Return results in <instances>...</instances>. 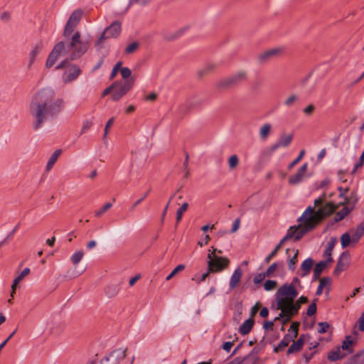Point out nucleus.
<instances>
[{
	"label": "nucleus",
	"mask_w": 364,
	"mask_h": 364,
	"mask_svg": "<svg viewBox=\"0 0 364 364\" xmlns=\"http://www.w3.org/2000/svg\"><path fill=\"white\" fill-rule=\"evenodd\" d=\"M338 207L331 202H327L319 197L314 200V206H309L298 219V225L290 227L286 236L279 242L274 250L266 257L264 261L269 263L277 254L283 244L289 239L298 240L304 235L314 229L323 219L331 214Z\"/></svg>",
	"instance_id": "obj_1"
},
{
	"label": "nucleus",
	"mask_w": 364,
	"mask_h": 364,
	"mask_svg": "<svg viewBox=\"0 0 364 364\" xmlns=\"http://www.w3.org/2000/svg\"><path fill=\"white\" fill-rule=\"evenodd\" d=\"M64 105L63 100L55 95L53 89L44 87L38 90L29 105V112L33 118V129H39L48 117L57 116Z\"/></svg>",
	"instance_id": "obj_2"
},
{
	"label": "nucleus",
	"mask_w": 364,
	"mask_h": 364,
	"mask_svg": "<svg viewBox=\"0 0 364 364\" xmlns=\"http://www.w3.org/2000/svg\"><path fill=\"white\" fill-rule=\"evenodd\" d=\"M87 48V43L80 39V33L75 32L68 43L60 41L55 45L47 58L46 67L50 68L57 60L63 58L77 59L86 52Z\"/></svg>",
	"instance_id": "obj_3"
},
{
	"label": "nucleus",
	"mask_w": 364,
	"mask_h": 364,
	"mask_svg": "<svg viewBox=\"0 0 364 364\" xmlns=\"http://www.w3.org/2000/svg\"><path fill=\"white\" fill-rule=\"evenodd\" d=\"M298 291L294 285L283 284L279 287L275 294L277 309L280 313L274 318V320H281L283 324L287 323L289 313L293 309V302L298 296Z\"/></svg>",
	"instance_id": "obj_4"
},
{
	"label": "nucleus",
	"mask_w": 364,
	"mask_h": 364,
	"mask_svg": "<svg viewBox=\"0 0 364 364\" xmlns=\"http://www.w3.org/2000/svg\"><path fill=\"white\" fill-rule=\"evenodd\" d=\"M339 198L341 200L338 205H347L342 210L336 213V220L340 221L343 220L353 208L358 201L355 193L348 188H338Z\"/></svg>",
	"instance_id": "obj_5"
},
{
	"label": "nucleus",
	"mask_w": 364,
	"mask_h": 364,
	"mask_svg": "<svg viewBox=\"0 0 364 364\" xmlns=\"http://www.w3.org/2000/svg\"><path fill=\"white\" fill-rule=\"evenodd\" d=\"M134 83V79H130L122 81H116L112 84V98L114 101L119 100L129 90H130Z\"/></svg>",
	"instance_id": "obj_6"
},
{
	"label": "nucleus",
	"mask_w": 364,
	"mask_h": 364,
	"mask_svg": "<svg viewBox=\"0 0 364 364\" xmlns=\"http://www.w3.org/2000/svg\"><path fill=\"white\" fill-rule=\"evenodd\" d=\"M207 264L209 272L213 273L220 272L228 268L230 260L227 257H220L219 255L213 258H210L209 256L208 257Z\"/></svg>",
	"instance_id": "obj_7"
},
{
	"label": "nucleus",
	"mask_w": 364,
	"mask_h": 364,
	"mask_svg": "<svg viewBox=\"0 0 364 364\" xmlns=\"http://www.w3.org/2000/svg\"><path fill=\"white\" fill-rule=\"evenodd\" d=\"M82 16V11L80 9L74 11L70 16L68 21L65 25L63 35L65 37H69L75 28L79 23Z\"/></svg>",
	"instance_id": "obj_8"
},
{
	"label": "nucleus",
	"mask_w": 364,
	"mask_h": 364,
	"mask_svg": "<svg viewBox=\"0 0 364 364\" xmlns=\"http://www.w3.org/2000/svg\"><path fill=\"white\" fill-rule=\"evenodd\" d=\"M120 33L121 23L119 21H114L105 30L104 33L97 41L96 45L100 46L106 38H116L120 34Z\"/></svg>",
	"instance_id": "obj_9"
},
{
	"label": "nucleus",
	"mask_w": 364,
	"mask_h": 364,
	"mask_svg": "<svg viewBox=\"0 0 364 364\" xmlns=\"http://www.w3.org/2000/svg\"><path fill=\"white\" fill-rule=\"evenodd\" d=\"M80 74L81 70L77 65H70L66 68L62 79L65 83H68L75 80Z\"/></svg>",
	"instance_id": "obj_10"
},
{
	"label": "nucleus",
	"mask_w": 364,
	"mask_h": 364,
	"mask_svg": "<svg viewBox=\"0 0 364 364\" xmlns=\"http://www.w3.org/2000/svg\"><path fill=\"white\" fill-rule=\"evenodd\" d=\"M308 164H304L300 168L289 178V183L291 185H297L301 183L307 177Z\"/></svg>",
	"instance_id": "obj_11"
},
{
	"label": "nucleus",
	"mask_w": 364,
	"mask_h": 364,
	"mask_svg": "<svg viewBox=\"0 0 364 364\" xmlns=\"http://www.w3.org/2000/svg\"><path fill=\"white\" fill-rule=\"evenodd\" d=\"M294 138V134L291 133L289 134H282L277 141L271 147V151H274L279 148H287L288 147Z\"/></svg>",
	"instance_id": "obj_12"
},
{
	"label": "nucleus",
	"mask_w": 364,
	"mask_h": 364,
	"mask_svg": "<svg viewBox=\"0 0 364 364\" xmlns=\"http://www.w3.org/2000/svg\"><path fill=\"white\" fill-rule=\"evenodd\" d=\"M43 47V43L38 41L32 46L28 54V68H30L35 63L37 56L40 54Z\"/></svg>",
	"instance_id": "obj_13"
},
{
	"label": "nucleus",
	"mask_w": 364,
	"mask_h": 364,
	"mask_svg": "<svg viewBox=\"0 0 364 364\" xmlns=\"http://www.w3.org/2000/svg\"><path fill=\"white\" fill-rule=\"evenodd\" d=\"M247 77L246 72L243 70H240L237 72L235 74L225 79L223 83L224 85H231L237 84L243 80H245Z\"/></svg>",
	"instance_id": "obj_14"
},
{
	"label": "nucleus",
	"mask_w": 364,
	"mask_h": 364,
	"mask_svg": "<svg viewBox=\"0 0 364 364\" xmlns=\"http://www.w3.org/2000/svg\"><path fill=\"white\" fill-rule=\"evenodd\" d=\"M308 299L306 296H301L296 301H294L293 302V309L291 310V312L289 313V316L287 319V323L291 320V318L297 313L301 308V305L306 303Z\"/></svg>",
	"instance_id": "obj_15"
},
{
	"label": "nucleus",
	"mask_w": 364,
	"mask_h": 364,
	"mask_svg": "<svg viewBox=\"0 0 364 364\" xmlns=\"http://www.w3.org/2000/svg\"><path fill=\"white\" fill-rule=\"evenodd\" d=\"M331 279L329 277H323L319 280V284L316 291V295L320 296L323 291L328 294L331 289Z\"/></svg>",
	"instance_id": "obj_16"
},
{
	"label": "nucleus",
	"mask_w": 364,
	"mask_h": 364,
	"mask_svg": "<svg viewBox=\"0 0 364 364\" xmlns=\"http://www.w3.org/2000/svg\"><path fill=\"white\" fill-rule=\"evenodd\" d=\"M242 277V270L240 267H237L233 272L229 283V287L230 290L235 289L240 283Z\"/></svg>",
	"instance_id": "obj_17"
},
{
	"label": "nucleus",
	"mask_w": 364,
	"mask_h": 364,
	"mask_svg": "<svg viewBox=\"0 0 364 364\" xmlns=\"http://www.w3.org/2000/svg\"><path fill=\"white\" fill-rule=\"evenodd\" d=\"M347 356V353H345L341 349L340 346H337L331 350L328 355V359L330 361H336L338 360L343 359Z\"/></svg>",
	"instance_id": "obj_18"
},
{
	"label": "nucleus",
	"mask_w": 364,
	"mask_h": 364,
	"mask_svg": "<svg viewBox=\"0 0 364 364\" xmlns=\"http://www.w3.org/2000/svg\"><path fill=\"white\" fill-rule=\"evenodd\" d=\"M355 343L354 340L350 336H348L346 337L345 340L342 342L341 347V349L345 352V353H347V355L348 354H350L353 352V345Z\"/></svg>",
	"instance_id": "obj_19"
},
{
	"label": "nucleus",
	"mask_w": 364,
	"mask_h": 364,
	"mask_svg": "<svg viewBox=\"0 0 364 364\" xmlns=\"http://www.w3.org/2000/svg\"><path fill=\"white\" fill-rule=\"evenodd\" d=\"M272 125L269 123L262 124L259 129V136L262 141H266L271 134Z\"/></svg>",
	"instance_id": "obj_20"
},
{
	"label": "nucleus",
	"mask_w": 364,
	"mask_h": 364,
	"mask_svg": "<svg viewBox=\"0 0 364 364\" xmlns=\"http://www.w3.org/2000/svg\"><path fill=\"white\" fill-rule=\"evenodd\" d=\"M298 253V250L294 248L287 250V254L288 255L289 268L291 270H294L295 269V264L297 262L296 258Z\"/></svg>",
	"instance_id": "obj_21"
},
{
	"label": "nucleus",
	"mask_w": 364,
	"mask_h": 364,
	"mask_svg": "<svg viewBox=\"0 0 364 364\" xmlns=\"http://www.w3.org/2000/svg\"><path fill=\"white\" fill-rule=\"evenodd\" d=\"M254 321L252 318L247 319L239 328V333L243 336L250 333L252 328Z\"/></svg>",
	"instance_id": "obj_22"
},
{
	"label": "nucleus",
	"mask_w": 364,
	"mask_h": 364,
	"mask_svg": "<svg viewBox=\"0 0 364 364\" xmlns=\"http://www.w3.org/2000/svg\"><path fill=\"white\" fill-rule=\"evenodd\" d=\"M364 235V223L360 224L355 230L352 231V243L356 244Z\"/></svg>",
	"instance_id": "obj_23"
},
{
	"label": "nucleus",
	"mask_w": 364,
	"mask_h": 364,
	"mask_svg": "<svg viewBox=\"0 0 364 364\" xmlns=\"http://www.w3.org/2000/svg\"><path fill=\"white\" fill-rule=\"evenodd\" d=\"M313 264L314 261L311 258H308L302 262L301 265V269L302 271V273L301 274V277H304L309 274L312 268Z\"/></svg>",
	"instance_id": "obj_24"
},
{
	"label": "nucleus",
	"mask_w": 364,
	"mask_h": 364,
	"mask_svg": "<svg viewBox=\"0 0 364 364\" xmlns=\"http://www.w3.org/2000/svg\"><path fill=\"white\" fill-rule=\"evenodd\" d=\"M335 243L336 239H331V240L328 242L327 247L323 253V257H325V259L330 262H332L331 254L334 248Z\"/></svg>",
	"instance_id": "obj_25"
},
{
	"label": "nucleus",
	"mask_w": 364,
	"mask_h": 364,
	"mask_svg": "<svg viewBox=\"0 0 364 364\" xmlns=\"http://www.w3.org/2000/svg\"><path fill=\"white\" fill-rule=\"evenodd\" d=\"M348 258H349V254L347 252H343L341 255L340 259H339L338 264L336 265V270H335L336 272H340L345 269L347 264L343 262V260L348 259Z\"/></svg>",
	"instance_id": "obj_26"
},
{
	"label": "nucleus",
	"mask_w": 364,
	"mask_h": 364,
	"mask_svg": "<svg viewBox=\"0 0 364 364\" xmlns=\"http://www.w3.org/2000/svg\"><path fill=\"white\" fill-rule=\"evenodd\" d=\"M60 153L61 151L58 149L55 151L54 153L50 156L46 167L47 171H49L53 168V165L55 164L58 158L59 157Z\"/></svg>",
	"instance_id": "obj_27"
},
{
	"label": "nucleus",
	"mask_w": 364,
	"mask_h": 364,
	"mask_svg": "<svg viewBox=\"0 0 364 364\" xmlns=\"http://www.w3.org/2000/svg\"><path fill=\"white\" fill-rule=\"evenodd\" d=\"M329 263L331 262L326 259L317 263L314 269V276L318 277Z\"/></svg>",
	"instance_id": "obj_28"
},
{
	"label": "nucleus",
	"mask_w": 364,
	"mask_h": 364,
	"mask_svg": "<svg viewBox=\"0 0 364 364\" xmlns=\"http://www.w3.org/2000/svg\"><path fill=\"white\" fill-rule=\"evenodd\" d=\"M85 252L82 250L75 251L70 257V261L74 265H77L83 258Z\"/></svg>",
	"instance_id": "obj_29"
},
{
	"label": "nucleus",
	"mask_w": 364,
	"mask_h": 364,
	"mask_svg": "<svg viewBox=\"0 0 364 364\" xmlns=\"http://www.w3.org/2000/svg\"><path fill=\"white\" fill-rule=\"evenodd\" d=\"M30 269L26 267L13 281V286L17 287L19 283L30 274Z\"/></svg>",
	"instance_id": "obj_30"
},
{
	"label": "nucleus",
	"mask_w": 364,
	"mask_h": 364,
	"mask_svg": "<svg viewBox=\"0 0 364 364\" xmlns=\"http://www.w3.org/2000/svg\"><path fill=\"white\" fill-rule=\"evenodd\" d=\"M304 345V341L301 338H299L296 342L290 346L288 349V353H293L300 350Z\"/></svg>",
	"instance_id": "obj_31"
},
{
	"label": "nucleus",
	"mask_w": 364,
	"mask_h": 364,
	"mask_svg": "<svg viewBox=\"0 0 364 364\" xmlns=\"http://www.w3.org/2000/svg\"><path fill=\"white\" fill-rule=\"evenodd\" d=\"M341 244L343 248H346L352 243V236L350 232H346L341 237Z\"/></svg>",
	"instance_id": "obj_32"
},
{
	"label": "nucleus",
	"mask_w": 364,
	"mask_h": 364,
	"mask_svg": "<svg viewBox=\"0 0 364 364\" xmlns=\"http://www.w3.org/2000/svg\"><path fill=\"white\" fill-rule=\"evenodd\" d=\"M298 326H299L298 323H293L289 329L288 334H287L288 336H289L293 340L295 338H296V336L298 335Z\"/></svg>",
	"instance_id": "obj_33"
},
{
	"label": "nucleus",
	"mask_w": 364,
	"mask_h": 364,
	"mask_svg": "<svg viewBox=\"0 0 364 364\" xmlns=\"http://www.w3.org/2000/svg\"><path fill=\"white\" fill-rule=\"evenodd\" d=\"M272 58V56L271 52L269 49L267 50L264 51L263 53H261L257 56V60L259 63H264Z\"/></svg>",
	"instance_id": "obj_34"
},
{
	"label": "nucleus",
	"mask_w": 364,
	"mask_h": 364,
	"mask_svg": "<svg viewBox=\"0 0 364 364\" xmlns=\"http://www.w3.org/2000/svg\"><path fill=\"white\" fill-rule=\"evenodd\" d=\"M239 164V159L237 155L233 154L228 159V166L230 169L235 168Z\"/></svg>",
	"instance_id": "obj_35"
},
{
	"label": "nucleus",
	"mask_w": 364,
	"mask_h": 364,
	"mask_svg": "<svg viewBox=\"0 0 364 364\" xmlns=\"http://www.w3.org/2000/svg\"><path fill=\"white\" fill-rule=\"evenodd\" d=\"M188 208V204L187 203H184L181 205V208L177 210L176 212V220L179 222L181 220L183 213L187 210Z\"/></svg>",
	"instance_id": "obj_36"
},
{
	"label": "nucleus",
	"mask_w": 364,
	"mask_h": 364,
	"mask_svg": "<svg viewBox=\"0 0 364 364\" xmlns=\"http://www.w3.org/2000/svg\"><path fill=\"white\" fill-rule=\"evenodd\" d=\"M272 58L274 57H278L283 54V53L285 50L284 47L283 46H278L273 48L269 49Z\"/></svg>",
	"instance_id": "obj_37"
},
{
	"label": "nucleus",
	"mask_w": 364,
	"mask_h": 364,
	"mask_svg": "<svg viewBox=\"0 0 364 364\" xmlns=\"http://www.w3.org/2000/svg\"><path fill=\"white\" fill-rule=\"evenodd\" d=\"M277 286V282L275 280H267L264 284V289L266 291H271L274 289Z\"/></svg>",
	"instance_id": "obj_38"
},
{
	"label": "nucleus",
	"mask_w": 364,
	"mask_h": 364,
	"mask_svg": "<svg viewBox=\"0 0 364 364\" xmlns=\"http://www.w3.org/2000/svg\"><path fill=\"white\" fill-rule=\"evenodd\" d=\"M185 269V265L179 264L173 269V270L166 277V280H170L178 272L183 271Z\"/></svg>",
	"instance_id": "obj_39"
},
{
	"label": "nucleus",
	"mask_w": 364,
	"mask_h": 364,
	"mask_svg": "<svg viewBox=\"0 0 364 364\" xmlns=\"http://www.w3.org/2000/svg\"><path fill=\"white\" fill-rule=\"evenodd\" d=\"M120 74L122 77L123 79L127 80H130L131 78H129L131 77V75H132V71L131 70L127 68V67H124V68H122L120 69Z\"/></svg>",
	"instance_id": "obj_40"
},
{
	"label": "nucleus",
	"mask_w": 364,
	"mask_h": 364,
	"mask_svg": "<svg viewBox=\"0 0 364 364\" xmlns=\"http://www.w3.org/2000/svg\"><path fill=\"white\" fill-rule=\"evenodd\" d=\"M139 47V43L137 42H133L128 45L125 48V53L127 54H131L135 52Z\"/></svg>",
	"instance_id": "obj_41"
},
{
	"label": "nucleus",
	"mask_w": 364,
	"mask_h": 364,
	"mask_svg": "<svg viewBox=\"0 0 364 364\" xmlns=\"http://www.w3.org/2000/svg\"><path fill=\"white\" fill-rule=\"evenodd\" d=\"M122 63L121 61H119L115 64V65L114 66V68L112 70V73L110 75V79H114L117 76V73L119 71L120 72V69L122 68Z\"/></svg>",
	"instance_id": "obj_42"
},
{
	"label": "nucleus",
	"mask_w": 364,
	"mask_h": 364,
	"mask_svg": "<svg viewBox=\"0 0 364 364\" xmlns=\"http://www.w3.org/2000/svg\"><path fill=\"white\" fill-rule=\"evenodd\" d=\"M305 154V151L301 150L299 154V156L288 166L289 169H291L296 164H297L303 158Z\"/></svg>",
	"instance_id": "obj_43"
},
{
	"label": "nucleus",
	"mask_w": 364,
	"mask_h": 364,
	"mask_svg": "<svg viewBox=\"0 0 364 364\" xmlns=\"http://www.w3.org/2000/svg\"><path fill=\"white\" fill-rule=\"evenodd\" d=\"M112 204L109 203H107L104 205V206L100 208V210L95 211V215L97 217H100L102 214H104L107 210H108L111 207Z\"/></svg>",
	"instance_id": "obj_44"
},
{
	"label": "nucleus",
	"mask_w": 364,
	"mask_h": 364,
	"mask_svg": "<svg viewBox=\"0 0 364 364\" xmlns=\"http://www.w3.org/2000/svg\"><path fill=\"white\" fill-rule=\"evenodd\" d=\"M298 99L296 95H289L284 102L285 106H291Z\"/></svg>",
	"instance_id": "obj_45"
},
{
	"label": "nucleus",
	"mask_w": 364,
	"mask_h": 364,
	"mask_svg": "<svg viewBox=\"0 0 364 364\" xmlns=\"http://www.w3.org/2000/svg\"><path fill=\"white\" fill-rule=\"evenodd\" d=\"M291 341H293V339L286 335L279 344L280 348L283 349L287 347Z\"/></svg>",
	"instance_id": "obj_46"
},
{
	"label": "nucleus",
	"mask_w": 364,
	"mask_h": 364,
	"mask_svg": "<svg viewBox=\"0 0 364 364\" xmlns=\"http://www.w3.org/2000/svg\"><path fill=\"white\" fill-rule=\"evenodd\" d=\"M248 358V356L245 357H237L234 358L232 360H231L228 364H244V363L246 361V360Z\"/></svg>",
	"instance_id": "obj_47"
},
{
	"label": "nucleus",
	"mask_w": 364,
	"mask_h": 364,
	"mask_svg": "<svg viewBox=\"0 0 364 364\" xmlns=\"http://www.w3.org/2000/svg\"><path fill=\"white\" fill-rule=\"evenodd\" d=\"M328 328H329V325L327 323L321 322L318 323V327L317 331L319 333H323L327 331Z\"/></svg>",
	"instance_id": "obj_48"
},
{
	"label": "nucleus",
	"mask_w": 364,
	"mask_h": 364,
	"mask_svg": "<svg viewBox=\"0 0 364 364\" xmlns=\"http://www.w3.org/2000/svg\"><path fill=\"white\" fill-rule=\"evenodd\" d=\"M267 277L264 273H259L257 274H256L254 278H253V282L255 284H259L260 282H262L264 278Z\"/></svg>",
	"instance_id": "obj_49"
},
{
	"label": "nucleus",
	"mask_w": 364,
	"mask_h": 364,
	"mask_svg": "<svg viewBox=\"0 0 364 364\" xmlns=\"http://www.w3.org/2000/svg\"><path fill=\"white\" fill-rule=\"evenodd\" d=\"M151 0H129V5L139 4L140 6L147 5Z\"/></svg>",
	"instance_id": "obj_50"
},
{
	"label": "nucleus",
	"mask_w": 364,
	"mask_h": 364,
	"mask_svg": "<svg viewBox=\"0 0 364 364\" xmlns=\"http://www.w3.org/2000/svg\"><path fill=\"white\" fill-rule=\"evenodd\" d=\"M114 117H112L110 118L106 125H105V132H104V137L105 138L107 136V135L109 133V129L112 126V124H114Z\"/></svg>",
	"instance_id": "obj_51"
},
{
	"label": "nucleus",
	"mask_w": 364,
	"mask_h": 364,
	"mask_svg": "<svg viewBox=\"0 0 364 364\" xmlns=\"http://www.w3.org/2000/svg\"><path fill=\"white\" fill-rule=\"evenodd\" d=\"M364 163V151H363L362 154L360 156L359 161L355 164L354 168L353 170V173H355V171L363 166Z\"/></svg>",
	"instance_id": "obj_52"
},
{
	"label": "nucleus",
	"mask_w": 364,
	"mask_h": 364,
	"mask_svg": "<svg viewBox=\"0 0 364 364\" xmlns=\"http://www.w3.org/2000/svg\"><path fill=\"white\" fill-rule=\"evenodd\" d=\"M316 312V304L315 302L311 304L307 309L306 314L309 316H313Z\"/></svg>",
	"instance_id": "obj_53"
},
{
	"label": "nucleus",
	"mask_w": 364,
	"mask_h": 364,
	"mask_svg": "<svg viewBox=\"0 0 364 364\" xmlns=\"http://www.w3.org/2000/svg\"><path fill=\"white\" fill-rule=\"evenodd\" d=\"M92 126V122L90 120H85L83 122L82 127V133L86 132L87 130L90 129V127Z\"/></svg>",
	"instance_id": "obj_54"
},
{
	"label": "nucleus",
	"mask_w": 364,
	"mask_h": 364,
	"mask_svg": "<svg viewBox=\"0 0 364 364\" xmlns=\"http://www.w3.org/2000/svg\"><path fill=\"white\" fill-rule=\"evenodd\" d=\"M315 110V107L314 105L311 104V105H309L306 107H305L304 109H303V112L306 114V115H311Z\"/></svg>",
	"instance_id": "obj_55"
},
{
	"label": "nucleus",
	"mask_w": 364,
	"mask_h": 364,
	"mask_svg": "<svg viewBox=\"0 0 364 364\" xmlns=\"http://www.w3.org/2000/svg\"><path fill=\"white\" fill-rule=\"evenodd\" d=\"M277 268V263H273L269 267L268 269H267L265 274L267 277H269L271 276L274 272L276 270V269Z\"/></svg>",
	"instance_id": "obj_56"
},
{
	"label": "nucleus",
	"mask_w": 364,
	"mask_h": 364,
	"mask_svg": "<svg viewBox=\"0 0 364 364\" xmlns=\"http://www.w3.org/2000/svg\"><path fill=\"white\" fill-rule=\"evenodd\" d=\"M240 219H236L232 223L231 232H235L240 228Z\"/></svg>",
	"instance_id": "obj_57"
},
{
	"label": "nucleus",
	"mask_w": 364,
	"mask_h": 364,
	"mask_svg": "<svg viewBox=\"0 0 364 364\" xmlns=\"http://www.w3.org/2000/svg\"><path fill=\"white\" fill-rule=\"evenodd\" d=\"M277 320H273V321H266L264 323V325H263V328L265 329V330H272V327L274 326V322L276 321Z\"/></svg>",
	"instance_id": "obj_58"
},
{
	"label": "nucleus",
	"mask_w": 364,
	"mask_h": 364,
	"mask_svg": "<svg viewBox=\"0 0 364 364\" xmlns=\"http://www.w3.org/2000/svg\"><path fill=\"white\" fill-rule=\"evenodd\" d=\"M233 346V342L227 341L223 344V349L227 352H229Z\"/></svg>",
	"instance_id": "obj_59"
},
{
	"label": "nucleus",
	"mask_w": 364,
	"mask_h": 364,
	"mask_svg": "<svg viewBox=\"0 0 364 364\" xmlns=\"http://www.w3.org/2000/svg\"><path fill=\"white\" fill-rule=\"evenodd\" d=\"M181 34V31H176L174 33L168 34L165 36V38L167 40H173L174 38H178Z\"/></svg>",
	"instance_id": "obj_60"
},
{
	"label": "nucleus",
	"mask_w": 364,
	"mask_h": 364,
	"mask_svg": "<svg viewBox=\"0 0 364 364\" xmlns=\"http://www.w3.org/2000/svg\"><path fill=\"white\" fill-rule=\"evenodd\" d=\"M209 240H210V237L208 235H206L203 240H199L198 242V245L200 247H203V245H207L208 243Z\"/></svg>",
	"instance_id": "obj_61"
},
{
	"label": "nucleus",
	"mask_w": 364,
	"mask_h": 364,
	"mask_svg": "<svg viewBox=\"0 0 364 364\" xmlns=\"http://www.w3.org/2000/svg\"><path fill=\"white\" fill-rule=\"evenodd\" d=\"M149 194V191L146 192L141 198H139V200H137L134 204L132 206V210H134L139 204H140L144 200V198L147 196V195Z\"/></svg>",
	"instance_id": "obj_62"
},
{
	"label": "nucleus",
	"mask_w": 364,
	"mask_h": 364,
	"mask_svg": "<svg viewBox=\"0 0 364 364\" xmlns=\"http://www.w3.org/2000/svg\"><path fill=\"white\" fill-rule=\"evenodd\" d=\"M209 256L210 257V258H213L218 256V255H216V248L211 247L210 248L208 249L207 257Z\"/></svg>",
	"instance_id": "obj_63"
},
{
	"label": "nucleus",
	"mask_w": 364,
	"mask_h": 364,
	"mask_svg": "<svg viewBox=\"0 0 364 364\" xmlns=\"http://www.w3.org/2000/svg\"><path fill=\"white\" fill-rule=\"evenodd\" d=\"M359 329L362 331H364V314L363 313L359 319Z\"/></svg>",
	"instance_id": "obj_64"
}]
</instances>
